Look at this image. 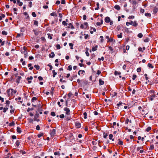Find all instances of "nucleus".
<instances>
[{"label":"nucleus","instance_id":"obj_1","mask_svg":"<svg viewBox=\"0 0 158 158\" xmlns=\"http://www.w3.org/2000/svg\"><path fill=\"white\" fill-rule=\"evenodd\" d=\"M32 105L34 107H35L36 108L38 111H41L42 110V106L40 103H39L37 105H35L33 104Z\"/></svg>","mask_w":158,"mask_h":158},{"label":"nucleus","instance_id":"obj_2","mask_svg":"<svg viewBox=\"0 0 158 158\" xmlns=\"http://www.w3.org/2000/svg\"><path fill=\"white\" fill-rule=\"evenodd\" d=\"M39 117V114L37 113L35 114L34 118V120L35 121H36L37 122H39L40 121L39 119L38 118Z\"/></svg>","mask_w":158,"mask_h":158},{"label":"nucleus","instance_id":"obj_3","mask_svg":"<svg viewBox=\"0 0 158 158\" xmlns=\"http://www.w3.org/2000/svg\"><path fill=\"white\" fill-rule=\"evenodd\" d=\"M64 110L65 111V114L66 115H69L70 114V110L69 108L67 107H65L64 108Z\"/></svg>","mask_w":158,"mask_h":158},{"label":"nucleus","instance_id":"obj_4","mask_svg":"<svg viewBox=\"0 0 158 158\" xmlns=\"http://www.w3.org/2000/svg\"><path fill=\"white\" fill-rule=\"evenodd\" d=\"M88 24L87 23H85L83 24H81V27L82 28L86 29L88 26Z\"/></svg>","mask_w":158,"mask_h":158},{"label":"nucleus","instance_id":"obj_5","mask_svg":"<svg viewBox=\"0 0 158 158\" xmlns=\"http://www.w3.org/2000/svg\"><path fill=\"white\" fill-rule=\"evenodd\" d=\"M11 92V89H9L7 90L6 93L8 96H12V93Z\"/></svg>","mask_w":158,"mask_h":158},{"label":"nucleus","instance_id":"obj_6","mask_svg":"<svg viewBox=\"0 0 158 158\" xmlns=\"http://www.w3.org/2000/svg\"><path fill=\"white\" fill-rule=\"evenodd\" d=\"M56 134V130L55 129H53L50 133L51 136H53Z\"/></svg>","mask_w":158,"mask_h":158},{"label":"nucleus","instance_id":"obj_7","mask_svg":"<svg viewBox=\"0 0 158 158\" xmlns=\"http://www.w3.org/2000/svg\"><path fill=\"white\" fill-rule=\"evenodd\" d=\"M100 22H97V23L96 24L97 25L99 26H100V25L102 24L103 21V20H102V19H100Z\"/></svg>","mask_w":158,"mask_h":158},{"label":"nucleus","instance_id":"obj_8","mask_svg":"<svg viewBox=\"0 0 158 158\" xmlns=\"http://www.w3.org/2000/svg\"><path fill=\"white\" fill-rule=\"evenodd\" d=\"M68 22V19H66L65 21H64L62 22V24L64 25L65 26L67 25V22Z\"/></svg>","mask_w":158,"mask_h":158},{"label":"nucleus","instance_id":"obj_9","mask_svg":"<svg viewBox=\"0 0 158 158\" xmlns=\"http://www.w3.org/2000/svg\"><path fill=\"white\" fill-rule=\"evenodd\" d=\"M105 21L106 23H109L110 21V19L109 17H106L105 19Z\"/></svg>","mask_w":158,"mask_h":158},{"label":"nucleus","instance_id":"obj_10","mask_svg":"<svg viewBox=\"0 0 158 158\" xmlns=\"http://www.w3.org/2000/svg\"><path fill=\"white\" fill-rule=\"evenodd\" d=\"M15 144V147L18 148L20 144V142L19 140H17Z\"/></svg>","mask_w":158,"mask_h":158},{"label":"nucleus","instance_id":"obj_11","mask_svg":"<svg viewBox=\"0 0 158 158\" xmlns=\"http://www.w3.org/2000/svg\"><path fill=\"white\" fill-rule=\"evenodd\" d=\"M17 4H18L19 6H21L23 5V2H20V0H17Z\"/></svg>","mask_w":158,"mask_h":158},{"label":"nucleus","instance_id":"obj_12","mask_svg":"<svg viewBox=\"0 0 158 158\" xmlns=\"http://www.w3.org/2000/svg\"><path fill=\"white\" fill-rule=\"evenodd\" d=\"M75 125L77 127L79 128L81 127V124L80 123L77 122L75 123Z\"/></svg>","mask_w":158,"mask_h":158},{"label":"nucleus","instance_id":"obj_13","mask_svg":"<svg viewBox=\"0 0 158 158\" xmlns=\"http://www.w3.org/2000/svg\"><path fill=\"white\" fill-rule=\"evenodd\" d=\"M21 77L20 76H19L18 77L17 79L16 80V82L18 83H19V82L20 80Z\"/></svg>","mask_w":158,"mask_h":158},{"label":"nucleus","instance_id":"obj_14","mask_svg":"<svg viewBox=\"0 0 158 158\" xmlns=\"http://www.w3.org/2000/svg\"><path fill=\"white\" fill-rule=\"evenodd\" d=\"M55 54L53 52H51V54L49 55V56L50 58H53L54 57Z\"/></svg>","mask_w":158,"mask_h":158},{"label":"nucleus","instance_id":"obj_15","mask_svg":"<svg viewBox=\"0 0 158 158\" xmlns=\"http://www.w3.org/2000/svg\"><path fill=\"white\" fill-rule=\"evenodd\" d=\"M23 53L24 55V57L25 58H27L28 55H27V51L25 50L23 52Z\"/></svg>","mask_w":158,"mask_h":158},{"label":"nucleus","instance_id":"obj_16","mask_svg":"<svg viewBox=\"0 0 158 158\" xmlns=\"http://www.w3.org/2000/svg\"><path fill=\"white\" fill-rule=\"evenodd\" d=\"M132 25L134 27H136L138 25V23H137V21H135L134 22L132 21Z\"/></svg>","mask_w":158,"mask_h":158},{"label":"nucleus","instance_id":"obj_17","mask_svg":"<svg viewBox=\"0 0 158 158\" xmlns=\"http://www.w3.org/2000/svg\"><path fill=\"white\" fill-rule=\"evenodd\" d=\"M115 41V40L114 39H113L112 38H109V40H108V42H114Z\"/></svg>","mask_w":158,"mask_h":158},{"label":"nucleus","instance_id":"obj_18","mask_svg":"<svg viewBox=\"0 0 158 158\" xmlns=\"http://www.w3.org/2000/svg\"><path fill=\"white\" fill-rule=\"evenodd\" d=\"M154 149V145L152 144H151L150 145V147L149 148V150H152Z\"/></svg>","mask_w":158,"mask_h":158},{"label":"nucleus","instance_id":"obj_19","mask_svg":"<svg viewBox=\"0 0 158 158\" xmlns=\"http://www.w3.org/2000/svg\"><path fill=\"white\" fill-rule=\"evenodd\" d=\"M130 2L133 5H136L137 3V2L135 0H132Z\"/></svg>","mask_w":158,"mask_h":158},{"label":"nucleus","instance_id":"obj_20","mask_svg":"<svg viewBox=\"0 0 158 158\" xmlns=\"http://www.w3.org/2000/svg\"><path fill=\"white\" fill-rule=\"evenodd\" d=\"M118 144L119 145H122L123 144V142L122 141L120 140V139H119Z\"/></svg>","mask_w":158,"mask_h":158},{"label":"nucleus","instance_id":"obj_21","mask_svg":"<svg viewBox=\"0 0 158 158\" xmlns=\"http://www.w3.org/2000/svg\"><path fill=\"white\" fill-rule=\"evenodd\" d=\"M52 72L53 73V75H52L53 77H55L56 75L57 74V73H56V72H55V71L54 70H52Z\"/></svg>","mask_w":158,"mask_h":158},{"label":"nucleus","instance_id":"obj_22","mask_svg":"<svg viewBox=\"0 0 158 158\" xmlns=\"http://www.w3.org/2000/svg\"><path fill=\"white\" fill-rule=\"evenodd\" d=\"M114 8H115L116 9L119 10H120V7L119 5H116L114 6Z\"/></svg>","mask_w":158,"mask_h":158},{"label":"nucleus","instance_id":"obj_23","mask_svg":"<svg viewBox=\"0 0 158 158\" xmlns=\"http://www.w3.org/2000/svg\"><path fill=\"white\" fill-rule=\"evenodd\" d=\"M148 66L149 67L151 68L152 69H153L154 68V66L152 65L150 63H149L148 64Z\"/></svg>","mask_w":158,"mask_h":158},{"label":"nucleus","instance_id":"obj_24","mask_svg":"<svg viewBox=\"0 0 158 158\" xmlns=\"http://www.w3.org/2000/svg\"><path fill=\"white\" fill-rule=\"evenodd\" d=\"M98 48V46H95V47H93L92 48V50L93 51H96L97 49V48Z\"/></svg>","mask_w":158,"mask_h":158},{"label":"nucleus","instance_id":"obj_25","mask_svg":"<svg viewBox=\"0 0 158 158\" xmlns=\"http://www.w3.org/2000/svg\"><path fill=\"white\" fill-rule=\"evenodd\" d=\"M85 71L84 70H80L79 71L78 74L79 75H80V74H83L84 73H85Z\"/></svg>","mask_w":158,"mask_h":158},{"label":"nucleus","instance_id":"obj_26","mask_svg":"<svg viewBox=\"0 0 158 158\" xmlns=\"http://www.w3.org/2000/svg\"><path fill=\"white\" fill-rule=\"evenodd\" d=\"M99 83L100 85H103L104 84V81L100 79L99 80Z\"/></svg>","mask_w":158,"mask_h":158},{"label":"nucleus","instance_id":"obj_27","mask_svg":"<svg viewBox=\"0 0 158 158\" xmlns=\"http://www.w3.org/2000/svg\"><path fill=\"white\" fill-rule=\"evenodd\" d=\"M113 135L112 134H110L109 135V139H112V141L114 140V139H113Z\"/></svg>","mask_w":158,"mask_h":158},{"label":"nucleus","instance_id":"obj_28","mask_svg":"<svg viewBox=\"0 0 158 158\" xmlns=\"http://www.w3.org/2000/svg\"><path fill=\"white\" fill-rule=\"evenodd\" d=\"M17 131L19 133H20L22 131L21 130V128L20 127H17Z\"/></svg>","mask_w":158,"mask_h":158},{"label":"nucleus","instance_id":"obj_29","mask_svg":"<svg viewBox=\"0 0 158 158\" xmlns=\"http://www.w3.org/2000/svg\"><path fill=\"white\" fill-rule=\"evenodd\" d=\"M114 74L115 75H120L121 74V73L119 72H118L117 71H115L114 72Z\"/></svg>","mask_w":158,"mask_h":158},{"label":"nucleus","instance_id":"obj_30","mask_svg":"<svg viewBox=\"0 0 158 158\" xmlns=\"http://www.w3.org/2000/svg\"><path fill=\"white\" fill-rule=\"evenodd\" d=\"M145 15L147 17H150L151 16V14L149 13H145Z\"/></svg>","mask_w":158,"mask_h":158},{"label":"nucleus","instance_id":"obj_31","mask_svg":"<svg viewBox=\"0 0 158 158\" xmlns=\"http://www.w3.org/2000/svg\"><path fill=\"white\" fill-rule=\"evenodd\" d=\"M11 92L12 93V96L14 94H15L16 92V90H14L13 89H11Z\"/></svg>","mask_w":158,"mask_h":158},{"label":"nucleus","instance_id":"obj_32","mask_svg":"<svg viewBox=\"0 0 158 158\" xmlns=\"http://www.w3.org/2000/svg\"><path fill=\"white\" fill-rule=\"evenodd\" d=\"M5 17V15H4V14H2L0 16V20H1L2 18H4V17Z\"/></svg>","mask_w":158,"mask_h":158},{"label":"nucleus","instance_id":"obj_33","mask_svg":"<svg viewBox=\"0 0 158 158\" xmlns=\"http://www.w3.org/2000/svg\"><path fill=\"white\" fill-rule=\"evenodd\" d=\"M2 34L3 35H7V32L5 31H3L2 32Z\"/></svg>","mask_w":158,"mask_h":158},{"label":"nucleus","instance_id":"obj_34","mask_svg":"<svg viewBox=\"0 0 158 158\" xmlns=\"http://www.w3.org/2000/svg\"><path fill=\"white\" fill-rule=\"evenodd\" d=\"M37 98H36L35 97H33L31 99V101L32 102H34L35 101H36Z\"/></svg>","mask_w":158,"mask_h":158},{"label":"nucleus","instance_id":"obj_35","mask_svg":"<svg viewBox=\"0 0 158 158\" xmlns=\"http://www.w3.org/2000/svg\"><path fill=\"white\" fill-rule=\"evenodd\" d=\"M132 23V21H131L130 22H127L126 23V24L127 26H129V25H131Z\"/></svg>","mask_w":158,"mask_h":158},{"label":"nucleus","instance_id":"obj_36","mask_svg":"<svg viewBox=\"0 0 158 158\" xmlns=\"http://www.w3.org/2000/svg\"><path fill=\"white\" fill-rule=\"evenodd\" d=\"M72 66L71 65H70L68 66V70H69V71H71L72 70Z\"/></svg>","mask_w":158,"mask_h":158},{"label":"nucleus","instance_id":"obj_37","mask_svg":"<svg viewBox=\"0 0 158 158\" xmlns=\"http://www.w3.org/2000/svg\"><path fill=\"white\" fill-rule=\"evenodd\" d=\"M34 67L37 70H39L40 68V66L38 65H35Z\"/></svg>","mask_w":158,"mask_h":158},{"label":"nucleus","instance_id":"obj_38","mask_svg":"<svg viewBox=\"0 0 158 158\" xmlns=\"http://www.w3.org/2000/svg\"><path fill=\"white\" fill-rule=\"evenodd\" d=\"M83 115H84V118L86 119L87 118V114L86 112H84L83 113Z\"/></svg>","mask_w":158,"mask_h":158},{"label":"nucleus","instance_id":"obj_39","mask_svg":"<svg viewBox=\"0 0 158 158\" xmlns=\"http://www.w3.org/2000/svg\"><path fill=\"white\" fill-rule=\"evenodd\" d=\"M69 26H70V27L72 29H74V27L72 25V24L71 23H70L69 24Z\"/></svg>","mask_w":158,"mask_h":158},{"label":"nucleus","instance_id":"obj_40","mask_svg":"<svg viewBox=\"0 0 158 158\" xmlns=\"http://www.w3.org/2000/svg\"><path fill=\"white\" fill-rule=\"evenodd\" d=\"M100 38L101 39V40H100L101 42L103 43L104 41L103 36H100Z\"/></svg>","mask_w":158,"mask_h":158},{"label":"nucleus","instance_id":"obj_41","mask_svg":"<svg viewBox=\"0 0 158 158\" xmlns=\"http://www.w3.org/2000/svg\"><path fill=\"white\" fill-rule=\"evenodd\" d=\"M15 125V123L14 122H12L9 123V125L10 126H14Z\"/></svg>","mask_w":158,"mask_h":158},{"label":"nucleus","instance_id":"obj_42","mask_svg":"<svg viewBox=\"0 0 158 158\" xmlns=\"http://www.w3.org/2000/svg\"><path fill=\"white\" fill-rule=\"evenodd\" d=\"M69 45L71 47V49H73V44H72V43H70L69 44Z\"/></svg>","mask_w":158,"mask_h":158},{"label":"nucleus","instance_id":"obj_43","mask_svg":"<svg viewBox=\"0 0 158 158\" xmlns=\"http://www.w3.org/2000/svg\"><path fill=\"white\" fill-rule=\"evenodd\" d=\"M151 128L150 127H148L146 129V131L147 132L149 131L150 130H151Z\"/></svg>","mask_w":158,"mask_h":158},{"label":"nucleus","instance_id":"obj_44","mask_svg":"<svg viewBox=\"0 0 158 158\" xmlns=\"http://www.w3.org/2000/svg\"><path fill=\"white\" fill-rule=\"evenodd\" d=\"M50 15L51 16H56V13L55 12H53L51 13L50 14Z\"/></svg>","mask_w":158,"mask_h":158},{"label":"nucleus","instance_id":"obj_45","mask_svg":"<svg viewBox=\"0 0 158 158\" xmlns=\"http://www.w3.org/2000/svg\"><path fill=\"white\" fill-rule=\"evenodd\" d=\"M143 36V35L142 33H139L138 35V37L139 38H141Z\"/></svg>","mask_w":158,"mask_h":158},{"label":"nucleus","instance_id":"obj_46","mask_svg":"<svg viewBox=\"0 0 158 158\" xmlns=\"http://www.w3.org/2000/svg\"><path fill=\"white\" fill-rule=\"evenodd\" d=\"M8 109V108L7 107L4 108L3 109V112L4 113H5L6 111Z\"/></svg>","mask_w":158,"mask_h":158},{"label":"nucleus","instance_id":"obj_47","mask_svg":"<svg viewBox=\"0 0 158 158\" xmlns=\"http://www.w3.org/2000/svg\"><path fill=\"white\" fill-rule=\"evenodd\" d=\"M48 38L49 39H52V37L51 36V35L50 34H48Z\"/></svg>","mask_w":158,"mask_h":158},{"label":"nucleus","instance_id":"obj_48","mask_svg":"<svg viewBox=\"0 0 158 158\" xmlns=\"http://www.w3.org/2000/svg\"><path fill=\"white\" fill-rule=\"evenodd\" d=\"M54 154L55 155L60 156V153L59 152H55L54 153Z\"/></svg>","mask_w":158,"mask_h":158},{"label":"nucleus","instance_id":"obj_49","mask_svg":"<svg viewBox=\"0 0 158 158\" xmlns=\"http://www.w3.org/2000/svg\"><path fill=\"white\" fill-rule=\"evenodd\" d=\"M38 22L37 21L35 20L34 21V25H36L37 26H38Z\"/></svg>","mask_w":158,"mask_h":158},{"label":"nucleus","instance_id":"obj_50","mask_svg":"<svg viewBox=\"0 0 158 158\" xmlns=\"http://www.w3.org/2000/svg\"><path fill=\"white\" fill-rule=\"evenodd\" d=\"M28 121L29 123H32L33 122V120L32 118H28Z\"/></svg>","mask_w":158,"mask_h":158},{"label":"nucleus","instance_id":"obj_51","mask_svg":"<svg viewBox=\"0 0 158 158\" xmlns=\"http://www.w3.org/2000/svg\"><path fill=\"white\" fill-rule=\"evenodd\" d=\"M56 47L57 49H59L60 48V46L59 44H57L56 45Z\"/></svg>","mask_w":158,"mask_h":158},{"label":"nucleus","instance_id":"obj_52","mask_svg":"<svg viewBox=\"0 0 158 158\" xmlns=\"http://www.w3.org/2000/svg\"><path fill=\"white\" fill-rule=\"evenodd\" d=\"M122 33H121L119 34H118L117 35L118 37V38H121L122 37Z\"/></svg>","mask_w":158,"mask_h":158},{"label":"nucleus","instance_id":"obj_53","mask_svg":"<svg viewBox=\"0 0 158 158\" xmlns=\"http://www.w3.org/2000/svg\"><path fill=\"white\" fill-rule=\"evenodd\" d=\"M31 14L32 16L34 17H36V15L35 12H32Z\"/></svg>","mask_w":158,"mask_h":158},{"label":"nucleus","instance_id":"obj_54","mask_svg":"<svg viewBox=\"0 0 158 158\" xmlns=\"http://www.w3.org/2000/svg\"><path fill=\"white\" fill-rule=\"evenodd\" d=\"M149 41V38H146L144 40L145 42H148Z\"/></svg>","mask_w":158,"mask_h":158},{"label":"nucleus","instance_id":"obj_55","mask_svg":"<svg viewBox=\"0 0 158 158\" xmlns=\"http://www.w3.org/2000/svg\"><path fill=\"white\" fill-rule=\"evenodd\" d=\"M136 75H133L132 79L133 80H135L136 79Z\"/></svg>","mask_w":158,"mask_h":158},{"label":"nucleus","instance_id":"obj_56","mask_svg":"<svg viewBox=\"0 0 158 158\" xmlns=\"http://www.w3.org/2000/svg\"><path fill=\"white\" fill-rule=\"evenodd\" d=\"M24 14L25 15V16H27V18H29V16L27 14V13L26 12H25L24 13Z\"/></svg>","mask_w":158,"mask_h":158},{"label":"nucleus","instance_id":"obj_57","mask_svg":"<svg viewBox=\"0 0 158 158\" xmlns=\"http://www.w3.org/2000/svg\"><path fill=\"white\" fill-rule=\"evenodd\" d=\"M135 18L134 16L133 15L129 16L128 17V19H133Z\"/></svg>","mask_w":158,"mask_h":158},{"label":"nucleus","instance_id":"obj_58","mask_svg":"<svg viewBox=\"0 0 158 158\" xmlns=\"http://www.w3.org/2000/svg\"><path fill=\"white\" fill-rule=\"evenodd\" d=\"M51 114L52 116H53L56 115L55 113L54 112H52L51 113Z\"/></svg>","mask_w":158,"mask_h":158},{"label":"nucleus","instance_id":"obj_59","mask_svg":"<svg viewBox=\"0 0 158 158\" xmlns=\"http://www.w3.org/2000/svg\"><path fill=\"white\" fill-rule=\"evenodd\" d=\"M107 135L106 134L104 133L103 134V137L104 138H106Z\"/></svg>","mask_w":158,"mask_h":158},{"label":"nucleus","instance_id":"obj_60","mask_svg":"<svg viewBox=\"0 0 158 158\" xmlns=\"http://www.w3.org/2000/svg\"><path fill=\"white\" fill-rule=\"evenodd\" d=\"M98 60H102V61H103V60H104V57H103V56H102V57H101V58H98Z\"/></svg>","mask_w":158,"mask_h":158},{"label":"nucleus","instance_id":"obj_61","mask_svg":"<svg viewBox=\"0 0 158 158\" xmlns=\"http://www.w3.org/2000/svg\"><path fill=\"white\" fill-rule=\"evenodd\" d=\"M144 75L145 77L146 80L147 81L148 80V78L147 77V76H148L147 74H145Z\"/></svg>","mask_w":158,"mask_h":158},{"label":"nucleus","instance_id":"obj_62","mask_svg":"<svg viewBox=\"0 0 158 158\" xmlns=\"http://www.w3.org/2000/svg\"><path fill=\"white\" fill-rule=\"evenodd\" d=\"M141 71V69L140 68H138L137 69V71L138 72H140Z\"/></svg>","mask_w":158,"mask_h":158},{"label":"nucleus","instance_id":"obj_63","mask_svg":"<svg viewBox=\"0 0 158 158\" xmlns=\"http://www.w3.org/2000/svg\"><path fill=\"white\" fill-rule=\"evenodd\" d=\"M34 34L35 35H37L38 34V33L37 31H36L35 30H34L33 31Z\"/></svg>","mask_w":158,"mask_h":158},{"label":"nucleus","instance_id":"obj_64","mask_svg":"<svg viewBox=\"0 0 158 158\" xmlns=\"http://www.w3.org/2000/svg\"><path fill=\"white\" fill-rule=\"evenodd\" d=\"M38 78L39 81H42L43 80V77L41 76L39 77Z\"/></svg>","mask_w":158,"mask_h":158}]
</instances>
